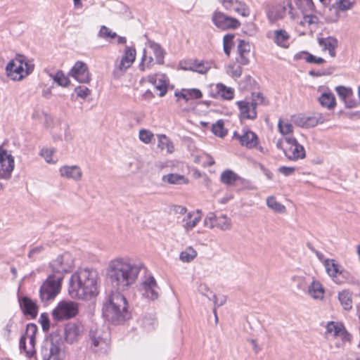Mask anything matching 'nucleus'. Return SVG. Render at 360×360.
<instances>
[{"instance_id": "45", "label": "nucleus", "mask_w": 360, "mask_h": 360, "mask_svg": "<svg viewBox=\"0 0 360 360\" xmlns=\"http://www.w3.org/2000/svg\"><path fill=\"white\" fill-rule=\"evenodd\" d=\"M53 80L61 86H68L70 84V79L66 77L63 71L59 70L53 77Z\"/></svg>"}, {"instance_id": "62", "label": "nucleus", "mask_w": 360, "mask_h": 360, "mask_svg": "<svg viewBox=\"0 0 360 360\" xmlns=\"http://www.w3.org/2000/svg\"><path fill=\"white\" fill-rule=\"evenodd\" d=\"M153 61V58L152 56H146V54H143L142 58L141 63L139 65V68L141 70L144 71V66L146 65L148 68H150L152 63Z\"/></svg>"}, {"instance_id": "63", "label": "nucleus", "mask_w": 360, "mask_h": 360, "mask_svg": "<svg viewBox=\"0 0 360 360\" xmlns=\"http://www.w3.org/2000/svg\"><path fill=\"white\" fill-rule=\"evenodd\" d=\"M53 153V151L52 150L42 149L41 151V155L42 157L44 158L45 160L47 162H49V163L53 162H53H55V161L52 158Z\"/></svg>"}, {"instance_id": "16", "label": "nucleus", "mask_w": 360, "mask_h": 360, "mask_svg": "<svg viewBox=\"0 0 360 360\" xmlns=\"http://www.w3.org/2000/svg\"><path fill=\"white\" fill-rule=\"evenodd\" d=\"M148 82L153 84L156 90L160 91L159 96H164L167 92L169 80L165 75L154 74L148 77Z\"/></svg>"}, {"instance_id": "14", "label": "nucleus", "mask_w": 360, "mask_h": 360, "mask_svg": "<svg viewBox=\"0 0 360 360\" xmlns=\"http://www.w3.org/2000/svg\"><path fill=\"white\" fill-rule=\"evenodd\" d=\"M49 352L51 359L59 360L63 349V340L58 335L51 334L49 336Z\"/></svg>"}, {"instance_id": "34", "label": "nucleus", "mask_w": 360, "mask_h": 360, "mask_svg": "<svg viewBox=\"0 0 360 360\" xmlns=\"http://www.w3.org/2000/svg\"><path fill=\"white\" fill-rule=\"evenodd\" d=\"M339 301L345 310L352 307V293L349 290H342L338 294Z\"/></svg>"}, {"instance_id": "2", "label": "nucleus", "mask_w": 360, "mask_h": 360, "mask_svg": "<svg viewBox=\"0 0 360 360\" xmlns=\"http://www.w3.org/2000/svg\"><path fill=\"white\" fill-rule=\"evenodd\" d=\"M69 295L72 298L89 300L98 294V273L90 269H80L70 277Z\"/></svg>"}, {"instance_id": "20", "label": "nucleus", "mask_w": 360, "mask_h": 360, "mask_svg": "<svg viewBox=\"0 0 360 360\" xmlns=\"http://www.w3.org/2000/svg\"><path fill=\"white\" fill-rule=\"evenodd\" d=\"M352 3L349 0H333L331 5H328L330 11H334L335 15L328 17V21H336L339 17L338 11H347L352 8Z\"/></svg>"}, {"instance_id": "51", "label": "nucleus", "mask_w": 360, "mask_h": 360, "mask_svg": "<svg viewBox=\"0 0 360 360\" xmlns=\"http://www.w3.org/2000/svg\"><path fill=\"white\" fill-rule=\"evenodd\" d=\"M278 128L283 135H287L292 132V125L290 123H283L281 120L278 122Z\"/></svg>"}, {"instance_id": "64", "label": "nucleus", "mask_w": 360, "mask_h": 360, "mask_svg": "<svg viewBox=\"0 0 360 360\" xmlns=\"http://www.w3.org/2000/svg\"><path fill=\"white\" fill-rule=\"evenodd\" d=\"M278 172L285 176H288L294 174L295 168L293 167L281 166L278 169Z\"/></svg>"}, {"instance_id": "21", "label": "nucleus", "mask_w": 360, "mask_h": 360, "mask_svg": "<svg viewBox=\"0 0 360 360\" xmlns=\"http://www.w3.org/2000/svg\"><path fill=\"white\" fill-rule=\"evenodd\" d=\"M174 96L177 98V101L182 98L186 103L189 100L200 98L202 94L198 89H182L180 91H176Z\"/></svg>"}, {"instance_id": "50", "label": "nucleus", "mask_w": 360, "mask_h": 360, "mask_svg": "<svg viewBox=\"0 0 360 360\" xmlns=\"http://www.w3.org/2000/svg\"><path fill=\"white\" fill-rule=\"evenodd\" d=\"M335 91L339 97L344 101L349 99V96L352 94L351 89H348L342 86H337L335 88Z\"/></svg>"}, {"instance_id": "44", "label": "nucleus", "mask_w": 360, "mask_h": 360, "mask_svg": "<svg viewBox=\"0 0 360 360\" xmlns=\"http://www.w3.org/2000/svg\"><path fill=\"white\" fill-rule=\"evenodd\" d=\"M98 37L105 39H115L117 37V34L106 26L102 25L101 26L100 30L98 33Z\"/></svg>"}, {"instance_id": "32", "label": "nucleus", "mask_w": 360, "mask_h": 360, "mask_svg": "<svg viewBox=\"0 0 360 360\" xmlns=\"http://www.w3.org/2000/svg\"><path fill=\"white\" fill-rule=\"evenodd\" d=\"M308 292L314 299H322L323 297L324 290L320 282L313 281L308 288Z\"/></svg>"}, {"instance_id": "6", "label": "nucleus", "mask_w": 360, "mask_h": 360, "mask_svg": "<svg viewBox=\"0 0 360 360\" xmlns=\"http://www.w3.org/2000/svg\"><path fill=\"white\" fill-rule=\"evenodd\" d=\"M232 139L238 141L240 146L245 147L248 149L257 148L259 144V138L257 135L249 129H243L241 134L235 131Z\"/></svg>"}, {"instance_id": "12", "label": "nucleus", "mask_w": 360, "mask_h": 360, "mask_svg": "<svg viewBox=\"0 0 360 360\" xmlns=\"http://www.w3.org/2000/svg\"><path fill=\"white\" fill-rule=\"evenodd\" d=\"M183 70L196 72L200 74H205L210 68L211 65L207 61L190 59L181 63Z\"/></svg>"}, {"instance_id": "49", "label": "nucleus", "mask_w": 360, "mask_h": 360, "mask_svg": "<svg viewBox=\"0 0 360 360\" xmlns=\"http://www.w3.org/2000/svg\"><path fill=\"white\" fill-rule=\"evenodd\" d=\"M233 38V34H227L223 39L224 51L228 56H230Z\"/></svg>"}, {"instance_id": "24", "label": "nucleus", "mask_w": 360, "mask_h": 360, "mask_svg": "<svg viewBox=\"0 0 360 360\" xmlns=\"http://www.w3.org/2000/svg\"><path fill=\"white\" fill-rule=\"evenodd\" d=\"M37 331V327L35 324L28 323L27 325L26 335L28 336L30 339V348L28 349V350H25V354L26 356L28 357L33 356L36 353L34 346L36 343L35 334Z\"/></svg>"}, {"instance_id": "35", "label": "nucleus", "mask_w": 360, "mask_h": 360, "mask_svg": "<svg viewBox=\"0 0 360 360\" xmlns=\"http://www.w3.org/2000/svg\"><path fill=\"white\" fill-rule=\"evenodd\" d=\"M319 101L323 107L333 109L336 105L335 98L332 93H323L319 97Z\"/></svg>"}, {"instance_id": "58", "label": "nucleus", "mask_w": 360, "mask_h": 360, "mask_svg": "<svg viewBox=\"0 0 360 360\" xmlns=\"http://www.w3.org/2000/svg\"><path fill=\"white\" fill-rule=\"evenodd\" d=\"M319 22V18L317 16L314 15H304L303 18V21L301 22V24H308L311 25H317Z\"/></svg>"}, {"instance_id": "30", "label": "nucleus", "mask_w": 360, "mask_h": 360, "mask_svg": "<svg viewBox=\"0 0 360 360\" xmlns=\"http://www.w3.org/2000/svg\"><path fill=\"white\" fill-rule=\"evenodd\" d=\"M162 180V181L167 182L169 184L175 185L186 184L188 183V180L185 176L173 173L164 175Z\"/></svg>"}, {"instance_id": "39", "label": "nucleus", "mask_w": 360, "mask_h": 360, "mask_svg": "<svg viewBox=\"0 0 360 360\" xmlns=\"http://www.w3.org/2000/svg\"><path fill=\"white\" fill-rule=\"evenodd\" d=\"M212 131L215 136L220 138H223L226 135L227 130L224 128L222 120H219L216 123L212 124Z\"/></svg>"}, {"instance_id": "27", "label": "nucleus", "mask_w": 360, "mask_h": 360, "mask_svg": "<svg viewBox=\"0 0 360 360\" xmlns=\"http://www.w3.org/2000/svg\"><path fill=\"white\" fill-rule=\"evenodd\" d=\"M214 96H219L225 100H231L234 96V90L221 83H219L215 86V94Z\"/></svg>"}, {"instance_id": "53", "label": "nucleus", "mask_w": 360, "mask_h": 360, "mask_svg": "<svg viewBox=\"0 0 360 360\" xmlns=\"http://www.w3.org/2000/svg\"><path fill=\"white\" fill-rule=\"evenodd\" d=\"M252 103H255L256 107L259 104H267L268 102H266V99L264 97L263 94L260 92H252L251 101Z\"/></svg>"}, {"instance_id": "56", "label": "nucleus", "mask_w": 360, "mask_h": 360, "mask_svg": "<svg viewBox=\"0 0 360 360\" xmlns=\"http://www.w3.org/2000/svg\"><path fill=\"white\" fill-rule=\"evenodd\" d=\"M304 60L308 63H315L319 65L326 62L323 58L317 57L310 53H309L308 56L304 58Z\"/></svg>"}, {"instance_id": "52", "label": "nucleus", "mask_w": 360, "mask_h": 360, "mask_svg": "<svg viewBox=\"0 0 360 360\" xmlns=\"http://www.w3.org/2000/svg\"><path fill=\"white\" fill-rule=\"evenodd\" d=\"M323 118L321 115H319V117H316V116L307 117L305 128L314 127L316 126L319 123H323Z\"/></svg>"}, {"instance_id": "36", "label": "nucleus", "mask_w": 360, "mask_h": 360, "mask_svg": "<svg viewBox=\"0 0 360 360\" xmlns=\"http://www.w3.org/2000/svg\"><path fill=\"white\" fill-rule=\"evenodd\" d=\"M101 330L97 328L95 330L91 328L90 330L89 336L91 345L94 347H98L105 343L103 338L101 335Z\"/></svg>"}, {"instance_id": "61", "label": "nucleus", "mask_w": 360, "mask_h": 360, "mask_svg": "<svg viewBox=\"0 0 360 360\" xmlns=\"http://www.w3.org/2000/svg\"><path fill=\"white\" fill-rule=\"evenodd\" d=\"M39 321L44 331L48 330L50 328L49 319L46 313H42L39 318Z\"/></svg>"}, {"instance_id": "10", "label": "nucleus", "mask_w": 360, "mask_h": 360, "mask_svg": "<svg viewBox=\"0 0 360 360\" xmlns=\"http://www.w3.org/2000/svg\"><path fill=\"white\" fill-rule=\"evenodd\" d=\"M140 290L143 297L150 300L158 299L159 295V287L154 277L151 276L141 283Z\"/></svg>"}, {"instance_id": "54", "label": "nucleus", "mask_w": 360, "mask_h": 360, "mask_svg": "<svg viewBox=\"0 0 360 360\" xmlns=\"http://www.w3.org/2000/svg\"><path fill=\"white\" fill-rule=\"evenodd\" d=\"M217 218L214 213L210 212L204 220L205 225L210 229L215 227Z\"/></svg>"}, {"instance_id": "13", "label": "nucleus", "mask_w": 360, "mask_h": 360, "mask_svg": "<svg viewBox=\"0 0 360 360\" xmlns=\"http://www.w3.org/2000/svg\"><path fill=\"white\" fill-rule=\"evenodd\" d=\"M237 105L240 110V118L255 120L257 118L256 104L248 100L239 101Z\"/></svg>"}, {"instance_id": "22", "label": "nucleus", "mask_w": 360, "mask_h": 360, "mask_svg": "<svg viewBox=\"0 0 360 360\" xmlns=\"http://www.w3.org/2000/svg\"><path fill=\"white\" fill-rule=\"evenodd\" d=\"M284 153L287 158L290 160H297L305 158V150L304 147L298 142L296 144L287 148L284 150Z\"/></svg>"}, {"instance_id": "37", "label": "nucleus", "mask_w": 360, "mask_h": 360, "mask_svg": "<svg viewBox=\"0 0 360 360\" xmlns=\"http://www.w3.org/2000/svg\"><path fill=\"white\" fill-rule=\"evenodd\" d=\"M150 47L153 51V53L157 63L160 64V65L163 64L164 63L165 51L162 49L160 45L154 41H150Z\"/></svg>"}, {"instance_id": "48", "label": "nucleus", "mask_w": 360, "mask_h": 360, "mask_svg": "<svg viewBox=\"0 0 360 360\" xmlns=\"http://www.w3.org/2000/svg\"><path fill=\"white\" fill-rule=\"evenodd\" d=\"M139 139L144 143H150L154 137L153 134L148 129H142L139 131Z\"/></svg>"}, {"instance_id": "31", "label": "nucleus", "mask_w": 360, "mask_h": 360, "mask_svg": "<svg viewBox=\"0 0 360 360\" xmlns=\"http://www.w3.org/2000/svg\"><path fill=\"white\" fill-rule=\"evenodd\" d=\"M323 265L327 274L333 279L342 274V271L339 269L338 264L334 259H326L323 261Z\"/></svg>"}, {"instance_id": "3", "label": "nucleus", "mask_w": 360, "mask_h": 360, "mask_svg": "<svg viewBox=\"0 0 360 360\" xmlns=\"http://www.w3.org/2000/svg\"><path fill=\"white\" fill-rule=\"evenodd\" d=\"M62 276L51 275L43 283L39 289V297L43 302L53 300L60 292Z\"/></svg>"}, {"instance_id": "57", "label": "nucleus", "mask_w": 360, "mask_h": 360, "mask_svg": "<svg viewBox=\"0 0 360 360\" xmlns=\"http://www.w3.org/2000/svg\"><path fill=\"white\" fill-rule=\"evenodd\" d=\"M198 290L200 294L207 297L210 300L212 299L213 293L210 290L206 284L200 283L198 285Z\"/></svg>"}, {"instance_id": "33", "label": "nucleus", "mask_w": 360, "mask_h": 360, "mask_svg": "<svg viewBox=\"0 0 360 360\" xmlns=\"http://www.w3.org/2000/svg\"><path fill=\"white\" fill-rule=\"evenodd\" d=\"M286 8L285 6L273 7L267 13L269 20L274 22L284 17Z\"/></svg>"}, {"instance_id": "60", "label": "nucleus", "mask_w": 360, "mask_h": 360, "mask_svg": "<svg viewBox=\"0 0 360 360\" xmlns=\"http://www.w3.org/2000/svg\"><path fill=\"white\" fill-rule=\"evenodd\" d=\"M158 139H159L158 147H160L161 148V150H164L166 148V146H171L172 147V143L169 141V139H167V137L165 135H164V134L158 135Z\"/></svg>"}, {"instance_id": "55", "label": "nucleus", "mask_w": 360, "mask_h": 360, "mask_svg": "<svg viewBox=\"0 0 360 360\" xmlns=\"http://www.w3.org/2000/svg\"><path fill=\"white\" fill-rule=\"evenodd\" d=\"M75 92L77 94V96L78 97H80L82 98H86L91 93L89 88H87L86 86H77L75 89Z\"/></svg>"}, {"instance_id": "26", "label": "nucleus", "mask_w": 360, "mask_h": 360, "mask_svg": "<svg viewBox=\"0 0 360 360\" xmlns=\"http://www.w3.org/2000/svg\"><path fill=\"white\" fill-rule=\"evenodd\" d=\"M79 327L75 323H68L65 328V338L69 343H73L80 335Z\"/></svg>"}, {"instance_id": "9", "label": "nucleus", "mask_w": 360, "mask_h": 360, "mask_svg": "<svg viewBox=\"0 0 360 360\" xmlns=\"http://www.w3.org/2000/svg\"><path fill=\"white\" fill-rule=\"evenodd\" d=\"M0 179H8L14 169V158L0 147Z\"/></svg>"}, {"instance_id": "18", "label": "nucleus", "mask_w": 360, "mask_h": 360, "mask_svg": "<svg viewBox=\"0 0 360 360\" xmlns=\"http://www.w3.org/2000/svg\"><path fill=\"white\" fill-rule=\"evenodd\" d=\"M60 175L68 179L79 181L82 177V171L77 165H64L59 169Z\"/></svg>"}, {"instance_id": "46", "label": "nucleus", "mask_w": 360, "mask_h": 360, "mask_svg": "<svg viewBox=\"0 0 360 360\" xmlns=\"http://www.w3.org/2000/svg\"><path fill=\"white\" fill-rule=\"evenodd\" d=\"M233 11L238 13V14L241 15L243 17L249 15V8L244 3L238 1L237 3H235V5H233Z\"/></svg>"}, {"instance_id": "7", "label": "nucleus", "mask_w": 360, "mask_h": 360, "mask_svg": "<svg viewBox=\"0 0 360 360\" xmlns=\"http://www.w3.org/2000/svg\"><path fill=\"white\" fill-rule=\"evenodd\" d=\"M7 75L13 80L20 81L24 78V56H18L11 60L6 67Z\"/></svg>"}, {"instance_id": "1", "label": "nucleus", "mask_w": 360, "mask_h": 360, "mask_svg": "<svg viewBox=\"0 0 360 360\" xmlns=\"http://www.w3.org/2000/svg\"><path fill=\"white\" fill-rule=\"evenodd\" d=\"M143 267L142 263H136L128 258H117L110 262L107 274L116 292L109 295L103 314L112 324H122L130 318L127 299L120 292L128 290L136 283Z\"/></svg>"}, {"instance_id": "42", "label": "nucleus", "mask_w": 360, "mask_h": 360, "mask_svg": "<svg viewBox=\"0 0 360 360\" xmlns=\"http://www.w3.org/2000/svg\"><path fill=\"white\" fill-rule=\"evenodd\" d=\"M266 205L269 208L279 213L284 212L285 210V206L277 202L274 196L267 198Z\"/></svg>"}, {"instance_id": "38", "label": "nucleus", "mask_w": 360, "mask_h": 360, "mask_svg": "<svg viewBox=\"0 0 360 360\" xmlns=\"http://www.w3.org/2000/svg\"><path fill=\"white\" fill-rule=\"evenodd\" d=\"M289 39V35L285 30H279L275 31L274 41L282 47H287L286 42Z\"/></svg>"}, {"instance_id": "28", "label": "nucleus", "mask_w": 360, "mask_h": 360, "mask_svg": "<svg viewBox=\"0 0 360 360\" xmlns=\"http://www.w3.org/2000/svg\"><path fill=\"white\" fill-rule=\"evenodd\" d=\"M221 183L227 186H233L236 182L241 181L242 178L231 169L224 170L220 176Z\"/></svg>"}, {"instance_id": "15", "label": "nucleus", "mask_w": 360, "mask_h": 360, "mask_svg": "<svg viewBox=\"0 0 360 360\" xmlns=\"http://www.w3.org/2000/svg\"><path fill=\"white\" fill-rule=\"evenodd\" d=\"M250 44L245 40L240 39L237 46L238 57L236 61L238 64L247 65L250 63L251 57Z\"/></svg>"}, {"instance_id": "23", "label": "nucleus", "mask_w": 360, "mask_h": 360, "mask_svg": "<svg viewBox=\"0 0 360 360\" xmlns=\"http://www.w3.org/2000/svg\"><path fill=\"white\" fill-rule=\"evenodd\" d=\"M318 43L323 51H328V53L331 57L335 56V49L338 46V41L336 38L333 37L318 38Z\"/></svg>"}, {"instance_id": "11", "label": "nucleus", "mask_w": 360, "mask_h": 360, "mask_svg": "<svg viewBox=\"0 0 360 360\" xmlns=\"http://www.w3.org/2000/svg\"><path fill=\"white\" fill-rule=\"evenodd\" d=\"M69 75L80 83H89L91 80L88 67L82 61H77L75 63Z\"/></svg>"}, {"instance_id": "25", "label": "nucleus", "mask_w": 360, "mask_h": 360, "mask_svg": "<svg viewBox=\"0 0 360 360\" xmlns=\"http://www.w3.org/2000/svg\"><path fill=\"white\" fill-rule=\"evenodd\" d=\"M326 332L334 336H340L345 340H349L350 335L345 329L342 324L330 321L326 325Z\"/></svg>"}, {"instance_id": "5", "label": "nucleus", "mask_w": 360, "mask_h": 360, "mask_svg": "<svg viewBox=\"0 0 360 360\" xmlns=\"http://www.w3.org/2000/svg\"><path fill=\"white\" fill-rule=\"evenodd\" d=\"M74 266V259L69 252L58 255L56 259L50 263V267L58 276L63 278V274L69 272Z\"/></svg>"}, {"instance_id": "4", "label": "nucleus", "mask_w": 360, "mask_h": 360, "mask_svg": "<svg viewBox=\"0 0 360 360\" xmlns=\"http://www.w3.org/2000/svg\"><path fill=\"white\" fill-rule=\"evenodd\" d=\"M79 312V305L72 301H61L52 311V317L55 321H63L74 318Z\"/></svg>"}, {"instance_id": "29", "label": "nucleus", "mask_w": 360, "mask_h": 360, "mask_svg": "<svg viewBox=\"0 0 360 360\" xmlns=\"http://www.w3.org/2000/svg\"><path fill=\"white\" fill-rule=\"evenodd\" d=\"M200 211L198 210L196 213L188 212L183 218L184 222V226L186 229H191L195 227L200 219Z\"/></svg>"}, {"instance_id": "19", "label": "nucleus", "mask_w": 360, "mask_h": 360, "mask_svg": "<svg viewBox=\"0 0 360 360\" xmlns=\"http://www.w3.org/2000/svg\"><path fill=\"white\" fill-rule=\"evenodd\" d=\"M19 303L21 310L23 314L27 316H30L32 319H34L38 312V307L35 302L28 297H23L19 299Z\"/></svg>"}, {"instance_id": "47", "label": "nucleus", "mask_w": 360, "mask_h": 360, "mask_svg": "<svg viewBox=\"0 0 360 360\" xmlns=\"http://www.w3.org/2000/svg\"><path fill=\"white\" fill-rule=\"evenodd\" d=\"M49 349H49V336H48L43 341L41 346L40 354H41L43 360H51V356L49 354Z\"/></svg>"}, {"instance_id": "41", "label": "nucleus", "mask_w": 360, "mask_h": 360, "mask_svg": "<svg viewBox=\"0 0 360 360\" xmlns=\"http://www.w3.org/2000/svg\"><path fill=\"white\" fill-rule=\"evenodd\" d=\"M215 226L221 230H228L231 228V219L224 214L218 216L216 220Z\"/></svg>"}, {"instance_id": "59", "label": "nucleus", "mask_w": 360, "mask_h": 360, "mask_svg": "<svg viewBox=\"0 0 360 360\" xmlns=\"http://www.w3.org/2000/svg\"><path fill=\"white\" fill-rule=\"evenodd\" d=\"M307 117L299 115L292 117V122L295 124L301 127H306Z\"/></svg>"}, {"instance_id": "17", "label": "nucleus", "mask_w": 360, "mask_h": 360, "mask_svg": "<svg viewBox=\"0 0 360 360\" xmlns=\"http://www.w3.org/2000/svg\"><path fill=\"white\" fill-rule=\"evenodd\" d=\"M136 58V49L133 47L126 46L124 54L122 56L120 63L114 74H117L118 71L122 73L131 67Z\"/></svg>"}, {"instance_id": "43", "label": "nucleus", "mask_w": 360, "mask_h": 360, "mask_svg": "<svg viewBox=\"0 0 360 360\" xmlns=\"http://www.w3.org/2000/svg\"><path fill=\"white\" fill-rule=\"evenodd\" d=\"M196 255V251L193 248L189 247L181 252L179 258L184 262H189L192 261Z\"/></svg>"}, {"instance_id": "8", "label": "nucleus", "mask_w": 360, "mask_h": 360, "mask_svg": "<svg viewBox=\"0 0 360 360\" xmlns=\"http://www.w3.org/2000/svg\"><path fill=\"white\" fill-rule=\"evenodd\" d=\"M212 22L218 28L226 30L238 28L240 23L234 18L228 16L221 11H215L212 15Z\"/></svg>"}, {"instance_id": "40", "label": "nucleus", "mask_w": 360, "mask_h": 360, "mask_svg": "<svg viewBox=\"0 0 360 360\" xmlns=\"http://www.w3.org/2000/svg\"><path fill=\"white\" fill-rule=\"evenodd\" d=\"M294 2L297 8L303 13L307 11H313L314 7L312 0H294Z\"/></svg>"}]
</instances>
